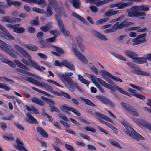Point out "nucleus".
Here are the masks:
<instances>
[{"instance_id": "f257e3e1", "label": "nucleus", "mask_w": 151, "mask_h": 151, "mask_svg": "<svg viewBox=\"0 0 151 151\" xmlns=\"http://www.w3.org/2000/svg\"><path fill=\"white\" fill-rule=\"evenodd\" d=\"M22 77L24 80L35 85L42 88H44L46 90L52 92L55 95L60 96H63L68 99H71L70 96L68 94L63 91L58 92L54 91L51 86L45 82L43 81L39 82L32 78L29 77L25 75H22Z\"/></svg>"}, {"instance_id": "f03ea898", "label": "nucleus", "mask_w": 151, "mask_h": 151, "mask_svg": "<svg viewBox=\"0 0 151 151\" xmlns=\"http://www.w3.org/2000/svg\"><path fill=\"white\" fill-rule=\"evenodd\" d=\"M149 10V6L146 5H141L139 6H132L126 10L128 13L127 16L129 17H138L140 16H145L146 13L140 12H147Z\"/></svg>"}, {"instance_id": "7ed1b4c3", "label": "nucleus", "mask_w": 151, "mask_h": 151, "mask_svg": "<svg viewBox=\"0 0 151 151\" xmlns=\"http://www.w3.org/2000/svg\"><path fill=\"white\" fill-rule=\"evenodd\" d=\"M73 74V73L71 72H65V74H58V75L60 79L65 85L67 86V83H68L73 88H77L80 91L82 92L83 91L81 88L78 86L76 83H73L71 77L70 76L72 75Z\"/></svg>"}, {"instance_id": "20e7f679", "label": "nucleus", "mask_w": 151, "mask_h": 151, "mask_svg": "<svg viewBox=\"0 0 151 151\" xmlns=\"http://www.w3.org/2000/svg\"><path fill=\"white\" fill-rule=\"evenodd\" d=\"M121 123L127 129L126 133L130 137L137 140L144 139V137L134 130L127 122L123 121L121 122Z\"/></svg>"}, {"instance_id": "39448f33", "label": "nucleus", "mask_w": 151, "mask_h": 151, "mask_svg": "<svg viewBox=\"0 0 151 151\" xmlns=\"http://www.w3.org/2000/svg\"><path fill=\"white\" fill-rule=\"evenodd\" d=\"M15 48L21 54L27 59L29 63L32 67L37 70L38 68V66L39 65L35 61L31 59L30 55L26 50L17 45H15Z\"/></svg>"}, {"instance_id": "423d86ee", "label": "nucleus", "mask_w": 151, "mask_h": 151, "mask_svg": "<svg viewBox=\"0 0 151 151\" xmlns=\"http://www.w3.org/2000/svg\"><path fill=\"white\" fill-rule=\"evenodd\" d=\"M100 73L102 77L109 83L112 84L113 81L108 78H110L116 81L122 82V81L117 77H115L113 75L104 70H101Z\"/></svg>"}, {"instance_id": "0eeeda50", "label": "nucleus", "mask_w": 151, "mask_h": 151, "mask_svg": "<svg viewBox=\"0 0 151 151\" xmlns=\"http://www.w3.org/2000/svg\"><path fill=\"white\" fill-rule=\"evenodd\" d=\"M0 48L3 51L9 54L13 58H15L16 55L14 54V50L9 45L0 40Z\"/></svg>"}, {"instance_id": "6e6552de", "label": "nucleus", "mask_w": 151, "mask_h": 151, "mask_svg": "<svg viewBox=\"0 0 151 151\" xmlns=\"http://www.w3.org/2000/svg\"><path fill=\"white\" fill-rule=\"evenodd\" d=\"M71 49L76 57L83 64L86 65L88 63V60L84 55L77 49L76 46L73 45Z\"/></svg>"}, {"instance_id": "1a4fd4ad", "label": "nucleus", "mask_w": 151, "mask_h": 151, "mask_svg": "<svg viewBox=\"0 0 151 151\" xmlns=\"http://www.w3.org/2000/svg\"><path fill=\"white\" fill-rule=\"evenodd\" d=\"M121 105L125 110L127 111L131 114L136 116H139V114L137 111L133 107L124 102H122L121 103Z\"/></svg>"}, {"instance_id": "9d476101", "label": "nucleus", "mask_w": 151, "mask_h": 151, "mask_svg": "<svg viewBox=\"0 0 151 151\" xmlns=\"http://www.w3.org/2000/svg\"><path fill=\"white\" fill-rule=\"evenodd\" d=\"M14 61L18 67L23 69H22L20 68H17L16 69V70L17 72L29 75L31 74L30 73L27 72L25 70H30V69L27 66L21 63L18 60H14Z\"/></svg>"}, {"instance_id": "9b49d317", "label": "nucleus", "mask_w": 151, "mask_h": 151, "mask_svg": "<svg viewBox=\"0 0 151 151\" xmlns=\"http://www.w3.org/2000/svg\"><path fill=\"white\" fill-rule=\"evenodd\" d=\"M131 24V23L128 22L127 20H125L121 23L117 22L112 26L111 28L113 32H114L119 29L126 27Z\"/></svg>"}, {"instance_id": "f8f14e48", "label": "nucleus", "mask_w": 151, "mask_h": 151, "mask_svg": "<svg viewBox=\"0 0 151 151\" xmlns=\"http://www.w3.org/2000/svg\"><path fill=\"white\" fill-rule=\"evenodd\" d=\"M132 4V3L131 2H118L110 5L109 7L110 8L117 7L118 9H123L131 6Z\"/></svg>"}, {"instance_id": "ddd939ff", "label": "nucleus", "mask_w": 151, "mask_h": 151, "mask_svg": "<svg viewBox=\"0 0 151 151\" xmlns=\"http://www.w3.org/2000/svg\"><path fill=\"white\" fill-rule=\"evenodd\" d=\"M96 97L103 104L109 105L112 107L115 106L114 104L106 96L98 95L96 96Z\"/></svg>"}, {"instance_id": "4468645a", "label": "nucleus", "mask_w": 151, "mask_h": 151, "mask_svg": "<svg viewBox=\"0 0 151 151\" xmlns=\"http://www.w3.org/2000/svg\"><path fill=\"white\" fill-rule=\"evenodd\" d=\"M56 17L58 26L61 31L65 36H69L70 35V32L65 29L61 19L56 16Z\"/></svg>"}, {"instance_id": "2eb2a0df", "label": "nucleus", "mask_w": 151, "mask_h": 151, "mask_svg": "<svg viewBox=\"0 0 151 151\" xmlns=\"http://www.w3.org/2000/svg\"><path fill=\"white\" fill-rule=\"evenodd\" d=\"M97 80L103 86H104L108 89H110L111 90L113 91H115L117 90L118 86L116 85L112 86L111 85L108 84L100 78H98L97 79Z\"/></svg>"}, {"instance_id": "dca6fc26", "label": "nucleus", "mask_w": 151, "mask_h": 151, "mask_svg": "<svg viewBox=\"0 0 151 151\" xmlns=\"http://www.w3.org/2000/svg\"><path fill=\"white\" fill-rule=\"evenodd\" d=\"M70 3H72L73 6L76 9H79L80 6V1L79 0H66L65 4L67 7L68 8Z\"/></svg>"}, {"instance_id": "f3484780", "label": "nucleus", "mask_w": 151, "mask_h": 151, "mask_svg": "<svg viewBox=\"0 0 151 151\" xmlns=\"http://www.w3.org/2000/svg\"><path fill=\"white\" fill-rule=\"evenodd\" d=\"M91 32L92 35L97 38L105 41H106L108 40L106 36L95 30H91Z\"/></svg>"}, {"instance_id": "a211bd4d", "label": "nucleus", "mask_w": 151, "mask_h": 151, "mask_svg": "<svg viewBox=\"0 0 151 151\" xmlns=\"http://www.w3.org/2000/svg\"><path fill=\"white\" fill-rule=\"evenodd\" d=\"M95 115L96 116V118L99 121V119H101L106 120L108 121L113 124H114V122L110 118L103 114L99 113L96 112L94 113Z\"/></svg>"}, {"instance_id": "6ab92c4d", "label": "nucleus", "mask_w": 151, "mask_h": 151, "mask_svg": "<svg viewBox=\"0 0 151 151\" xmlns=\"http://www.w3.org/2000/svg\"><path fill=\"white\" fill-rule=\"evenodd\" d=\"M131 72L135 74L145 76H149L150 75V73L147 72L143 71L142 70L138 68L134 69Z\"/></svg>"}, {"instance_id": "aec40b11", "label": "nucleus", "mask_w": 151, "mask_h": 151, "mask_svg": "<svg viewBox=\"0 0 151 151\" xmlns=\"http://www.w3.org/2000/svg\"><path fill=\"white\" fill-rule=\"evenodd\" d=\"M26 2L29 3L33 2L37 3L38 5L42 8L45 7L47 5V3L45 0H29V1Z\"/></svg>"}, {"instance_id": "412c9836", "label": "nucleus", "mask_w": 151, "mask_h": 151, "mask_svg": "<svg viewBox=\"0 0 151 151\" xmlns=\"http://www.w3.org/2000/svg\"><path fill=\"white\" fill-rule=\"evenodd\" d=\"M128 91L129 92L132 93V94L133 95L141 99L145 100L146 99V97L143 95L141 94L137 93V91L135 89L129 88L128 89Z\"/></svg>"}, {"instance_id": "4be33fe9", "label": "nucleus", "mask_w": 151, "mask_h": 151, "mask_svg": "<svg viewBox=\"0 0 151 151\" xmlns=\"http://www.w3.org/2000/svg\"><path fill=\"white\" fill-rule=\"evenodd\" d=\"M27 115L29 118H25L24 120L25 121L27 122L30 124H37L38 123V122L33 117L32 114L29 113H28Z\"/></svg>"}, {"instance_id": "5701e85b", "label": "nucleus", "mask_w": 151, "mask_h": 151, "mask_svg": "<svg viewBox=\"0 0 151 151\" xmlns=\"http://www.w3.org/2000/svg\"><path fill=\"white\" fill-rule=\"evenodd\" d=\"M113 0H96L93 4H95L98 6H100L106 3L112 1Z\"/></svg>"}, {"instance_id": "b1692460", "label": "nucleus", "mask_w": 151, "mask_h": 151, "mask_svg": "<svg viewBox=\"0 0 151 151\" xmlns=\"http://www.w3.org/2000/svg\"><path fill=\"white\" fill-rule=\"evenodd\" d=\"M125 55L128 57L132 58L134 61V59L136 57V54L132 51L129 50H126L124 51Z\"/></svg>"}, {"instance_id": "393cba45", "label": "nucleus", "mask_w": 151, "mask_h": 151, "mask_svg": "<svg viewBox=\"0 0 151 151\" xmlns=\"http://www.w3.org/2000/svg\"><path fill=\"white\" fill-rule=\"evenodd\" d=\"M16 142L17 145H14L13 146L15 148L18 150H19L22 147L24 146V144L18 138L16 139Z\"/></svg>"}, {"instance_id": "a878e982", "label": "nucleus", "mask_w": 151, "mask_h": 151, "mask_svg": "<svg viewBox=\"0 0 151 151\" xmlns=\"http://www.w3.org/2000/svg\"><path fill=\"white\" fill-rule=\"evenodd\" d=\"M134 62L139 64H142L145 63L147 62V58L144 57L140 58L136 57L134 59Z\"/></svg>"}, {"instance_id": "bb28decb", "label": "nucleus", "mask_w": 151, "mask_h": 151, "mask_svg": "<svg viewBox=\"0 0 151 151\" xmlns=\"http://www.w3.org/2000/svg\"><path fill=\"white\" fill-rule=\"evenodd\" d=\"M2 31L4 32V34L7 37V39L10 40H14V38L5 28Z\"/></svg>"}, {"instance_id": "cd10ccee", "label": "nucleus", "mask_w": 151, "mask_h": 151, "mask_svg": "<svg viewBox=\"0 0 151 151\" xmlns=\"http://www.w3.org/2000/svg\"><path fill=\"white\" fill-rule=\"evenodd\" d=\"M37 131L43 137H47L48 135L46 132L40 127H38L36 128Z\"/></svg>"}, {"instance_id": "c85d7f7f", "label": "nucleus", "mask_w": 151, "mask_h": 151, "mask_svg": "<svg viewBox=\"0 0 151 151\" xmlns=\"http://www.w3.org/2000/svg\"><path fill=\"white\" fill-rule=\"evenodd\" d=\"M86 75L88 77V78L91 79V81L95 84L96 85L98 84L96 81V80H97L98 78H97L93 74H89L87 73H86Z\"/></svg>"}, {"instance_id": "c756f323", "label": "nucleus", "mask_w": 151, "mask_h": 151, "mask_svg": "<svg viewBox=\"0 0 151 151\" xmlns=\"http://www.w3.org/2000/svg\"><path fill=\"white\" fill-rule=\"evenodd\" d=\"M78 80L81 83L86 84L87 86H88L90 83V82L89 81L84 79L82 76L81 75H78Z\"/></svg>"}, {"instance_id": "7c9ffc66", "label": "nucleus", "mask_w": 151, "mask_h": 151, "mask_svg": "<svg viewBox=\"0 0 151 151\" xmlns=\"http://www.w3.org/2000/svg\"><path fill=\"white\" fill-rule=\"evenodd\" d=\"M31 100L33 102L41 106H43L45 104L44 102L43 101L36 97L31 98Z\"/></svg>"}, {"instance_id": "2f4dec72", "label": "nucleus", "mask_w": 151, "mask_h": 151, "mask_svg": "<svg viewBox=\"0 0 151 151\" xmlns=\"http://www.w3.org/2000/svg\"><path fill=\"white\" fill-rule=\"evenodd\" d=\"M1 21L10 23H14V20H13L12 18H10L9 16H3L1 18Z\"/></svg>"}, {"instance_id": "473e14b6", "label": "nucleus", "mask_w": 151, "mask_h": 151, "mask_svg": "<svg viewBox=\"0 0 151 151\" xmlns=\"http://www.w3.org/2000/svg\"><path fill=\"white\" fill-rule=\"evenodd\" d=\"M146 35V34L144 33L138 35L136 38L139 40L140 41L141 44L146 42V41L145 40Z\"/></svg>"}, {"instance_id": "72a5a7b5", "label": "nucleus", "mask_w": 151, "mask_h": 151, "mask_svg": "<svg viewBox=\"0 0 151 151\" xmlns=\"http://www.w3.org/2000/svg\"><path fill=\"white\" fill-rule=\"evenodd\" d=\"M119 12V10H116L114 11H112L111 10H108L105 13V16H111L116 15L118 14Z\"/></svg>"}, {"instance_id": "f704fd0d", "label": "nucleus", "mask_w": 151, "mask_h": 151, "mask_svg": "<svg viewBox=\"0 0 151 151\" xmlns=\"http://www.w3.org/2000/svg\"><path fill=\"white\" fill-rule=\"evenodd\" d=\"M46 13V16L47 17H49L52 14V5L50 4H48L47 7Z\"/></svg>"}, {"instance_id": "c9c22d12", "label": "nucleus", "mask_w": 151, "mask_h": 151, "mask_svg": "<svg viewBox=\"0 0 151 151\" xmlns=\"http://www.w3.org/2000/svg\"><path fill=\"white\" fill-rule=\"evenodd\" d=\"M71 108V107H69L68 105L65 104L61 105L60 107V109L63 111L68 113V111H70Z\"/></svg>"}, {"instance_id": "e433bc0d", "label": "nucleus", "mask_w": 151, "mask_h": 151, "mask_svg": "<svg viewBox=\"0 0 151 151\" xmlns=\"http://www.w3.org/2000/svg\"><path fill=\"white\" fill-rule=\"evenodd\" d=\"M134 121L138 124L144 126H145L147 122L144 119L141 118L138 119Z\"/></svg>"}, {"instance_id": "4c0bfd02", "label": "nucleus", "mask_w": 151, "mask_h": 151, "mask_svg": "<svg viewBox=\"0 0 151 151\" xmlns=\"http://www.w3.org/2000/svg\"><path fill=\"white\" fill-rule=\"evenodd\" d=\"M72 15L73 17H75L78 20H80L83 23L85 24L86 23V20L84 18L76 13L75 12L73 13Z\"/></svg>"}, {"instance_id": "58836bf2", "label": "nucleus", "mask_w": 151, "mask_h": 151, "mask_svg": "<svg viewBox=\"0 0 151 151\" xmlns=\"http://www.w3.org/2000/svg\"><path fill=\"white\" fill-rule=\"evenodd\" d=\"M18 26H16L14 32L18 33H22L25 31V29L23 27H17Z\"/></svg>"}, {"instance_id": "ea45409f", "label": "nucleus", "mask_w": 151, "mask_h": 151, "mask_svg": "<svg viewBox=\"0 0 151 151\" xmlns=\"http://www.w3.org/2000/svg\"><path fill=\"white\" fill-rule=\"evenodd\" d=\"M109 19L108 17H106L100 19L96 22V25H99L100 24H102L108 21Z\"/></svg>"}, {"instance_id": "a19ab883", "label": "nucleus", "mask_w": 151, "mask_h": 151, "mask_svg": "<svg viewBox=\"0 0 151 151\" xmlns=\"http://www.w3.org/2000/svg\"><path fill=\"white\" fill-rule=\"evenodd\" d=\"M43 36V33L42 32H38L36 35L37 37L38 38V41H37L40 43H41L43 42L42 38Z\"/></svg>"}, {"instance_id": "79ce46f5", "label": "nucleus", "mask_w": 151, "mask_h": 151, "mask_svg": "<svg viewBox=\"0 0 151 151\" xmlns=\"http://www.w3.org/2000/svg\"><path fill=\"white\" fill-rule=\"evenodd\" d=\"M110 142L113 145L117 147L119 149H122V147L121 146L120 144L116 141L113 139H111L110 140Z\"/></svg>"}, {"instance_id": "37998d69", "label": "nucleus", "mask_w": 151, "mask_h": 151, "mask_svg": "<svg viewBox=\"0 0 151 151\" xmlns=\"http://www.w3.org/2000/svg\"><path fill=\"white\" fill-rule=\"evenodd\" d=\"M80 98L82 100L85 102L86 104L92 106H95L94 104L89 100L85 99L82 97H80Z\"/></svg>"}, {"instance_id": "c03bdc74", "label": "nucleus", "mask_w": 151, "mask_h": 151, "mask_svg": "<svg viewBox=\"0 0 151 151\" xmlns=\"http://www.w3.org/2000/svg\"><path fill=\"white\" fill-rule=\"evenodd\" d=\"M88 66L93 72L96 74H98V70L97 69L93 64L91 63H90L89 64Z\"/></svg>"}, {"instance_id": "a18cd8bd", "label": "nucleus", "mask_w": 151, "mask_h": 151, "mask_svg": "<svg viewBox=\"0 0 151 151\" xmlns=\"http://www.w3.org/2000/svg\"><path fill=\"white\" fill-rule=\"evenodd\" d=\"M25 46L27 48L32 51H36L38 50L37 47L32 45H27Z\"/></svg>"}, {"instance_id": "49530a36", "label": "nucleus", "mask_w": 151, "mask_h": 151, "mask_svg": "<svg viewBox=\"0 0 151 151\" xmlns=\"http://www.w3.org/2000/svg\"><path fill=\"white\" fill-rule=\"evenodd\" d=\"M112 54L114 55V56L116 57V58L122 60L124 61H126V58L122 55H120L118 54L115 52H112Z\"/></svg>"}, {"instance_id": "de8ad7c7", "label": "nucleus", "mask_w": 151, "mask_h": 151, "mask_svg": "<svg viewBox=\"0 0 151 151\" xmlns=\"http://www.w3.org/2000/svg\"><path fill=\"white\" fill-rule=\"evenodd\" d=\"M14 117V116L12 114H10L6 117H3L2 119L3 120L11 121Z\"/></svg>"}, {"instance_id": "09e8293b", "label": "nucleus", "mask_w": 151, "mask_h": 151, "mask_svg": "<svg viewBox=\"0 0 151 151\" xmlns=\"http://www.w3.org/2000/svg\"><path fill=\"white\" fill-rule=\"evenodd\" d=\"M85 129L87 131H89L92 133H94L96 132V129L91 126H87L85 128Z\"/></svg>"}, {"instance_id": "8fccbe9b", "label": "nucleus", "mask_w": 151, "mask_h": 151, "mask_svg": "<svg viewBox=\"0 0 151 151\" xmlns=\"http://www.w3.org/2000/svg\"><path fill=\"white\" fill-rule=\"evenodd\" d=\"M31 87L32 89H33V90H34L35 91H37L39 93H42V94H45L46 95H48V94L46 92L44 91H43L41 90L38 89L37 88L35 87H32V86H31Z\"/></svg>"}, {"instance_id": "3c124183", "label": "nucleus", "mask_w": 151, "mask_h": 151, "mask_svg": "<svg viewBox=\"0 0 151 151\" xmlns=\"http://www.w3.org/2000/svg\"><path fill=\"white\" fill-rule=\"evenodd\" d=\"M0 88L4 89L6 91H9L11 89V88L8 86L6 84L0 83Z\"/></svg>"}, {"instance_id": "603ef678", "label": "nucleus", "mask_w": 151, "mask_h": 151, "mask_svg": "<svg viewBox=\"0 0 151 151\" xmlns=\"http://www.w3.org/2000/svg\"><path fill=\"white\" fill-rule=\"evenodd\" d=\"M130 86L131 87L136 89L137 90L139 91H143L144 90V89L134 84H130Z\"/></svg>"}, {"instance_id": "864d4df0", "label": "nucleus", "mask_w": 151, "mask_h": 151, "mask_svg": "<svg viewBox=\"0 0 151 151\" xmlns=\"http://www.w3.org/2000/svg\"><path fill=\"white\" fill-rule=\"evenodd\" d=\"M77 44L78 47L82 52H84L85 50V45L80 42H78Z\"/></svg>"}, {"instance_id": "5fc2aeb1", "label": "nucleus", "mask_w": 151, "mask_h": 151, "mask_svg": "<svg viewBox=\"0 0 151 151\" xmlns=\"http://www.w3.org/2000/svg\"><path fill=\"white\" fill-rule=\"evenodd\" d=\"M47 81L48 82L53 84L58 87H61L62 88L63 87V86L60 85L59 83L51 79H48L47 80Z\"/></svg>"}, {"instance_id": "6e6d98bb", "label": "nucleus", "mask_w": 151, "mask_h": 151, "mask_svg": "<svg viewBox=\"0 0 151 151\" xmlns=\"http://www.w3.org/2000/svg\"><path fill=\"white\" fill-rule=\"evenodd\" d=\"M50 28V26L48 24H47L45 26L41 27L40 29L41 30L44 32H46Z\"/></svg>"}, {"instance_id": "4d7b16f0", "label": "nucleus", "mask_w": 151, "mask_h": 151, "mask_svg": "<svg viewBox=\"0 0 151 151\" xmlns=\"http://www.w3.org/2000/svg\"><path fill=\"white\" fill-rule=\"evenodd\" d=\"M132 42L133 43L132 45L133 46L141 44L140 41L136 37L132 39Z\"/></svg>"}, {"instance_id": "13d9d810", "label": "nucleus", "mask_w": 151, "mask_h": 151, "mask_svg": "<svg viewBox=\"0 0 151 151\" xmlns=\"http://www.w3.org/2000/svg\"><path fill=\"white\" fill-rule=\"evenodd\" d=\"M32 10L37 13L41 14H43L44 12L43 10L36 7H33Z\"/></svg>"}, {"instance_id": "bf43d9fd", "label": "nucleus", "mask_w": 151, "mask_h": 151, "mask_svg": "<svg viewBox=\"0 0 151 151\" xmlns=\"http://www.w3.org/2000/svg\"><path fill=\"white\" fill-rule=\"evenodd\" d=\"M14 124L16 127L19 129L23 131L24 130V128L23 126L19 123L17 122H14Z\"/></svg>"}, {"instance_id": "052dcab7", "label": "nucleus", "mask_w": 151, "mask_h": 151, "mask_svg": "<svg viewBox=\"0 0 151 151\" xmlns=\"http://www.w3.org/2000/svg\"><path fill=\"white\" fill-rule=\"evenodd\" d=\"M58 116L59 118L64 120L67 122L69 121V120L65 115L60 113L59 114Z\"/></svg>"}, {"instance_id": "680f3d73", "label": "nucleus", "mask_w": 151, "mask_h": 151, "mask_svg": "<svg viewBox=\"0 0 151 151\" xmlns=\"http://www.w3.org/2000/svg\"><path fill=\"white\" fill-rule=\"evenodd\" d=\"M50 107L51 108L50 111L51 112L55 111L58 113L60 112V110L57 108L55 106H50Z\"/></svg>"}, {"instance_id": "e2e57ef3", "label": "nucleus", "mask_w": 151, "mask_h": 151, "mask_svg": "<svg viewBox=\"0 0 151 151\" xmlns=\"http://www.w3.org/2000/svg\"><path fill=\"white\" fill-rule=\"evenodd\" d=\"M79 134L80 136L82 137L84 139H85L88 141H90V138L88 135L81 133H79Z\"/></svg>"}, {"instance_id": "0e129e2a", "label": "nucleus", "mask_w": 151, "mask_h": 151, "mask_svg": "<svg viewBox=\"0 0 151 151\" xmlns=\"http://www.w3.org/2000/svg\"><path fill=\"white\" fill-rule=\"evenodd\" d=\"M79 134L80 136L82 137L84 139H85L88 141H90V138L88 135L81 133H79Z\"/></svg>"}, {"instance_id": "69168bd1", "label": "nucleus", "mask_w": 151, "mask_h": 151, "mask_svg": "<svg viewBox=\"0 0 151 151\" xmlns=\"http://www.w3.org/2000/svg\"><path fill=\"white\" fill-rule=\"evenodd\" d=\"M66 67L69 68L71 70H75V68L73 65L70 62L68 63Z\"/></svg>"}, {"instance_id": "338daca9", "label": "nucleus", "mask_w": 151, "mask_h": 151, "mask_svg": "<svg viewBox=\"0 0 151 151\" xmlns=\"http://www.w3.org/2000/svg\"><path fill=\"white\" fill-rule=\"evenodd\" d=\"M90 9L92 12L94 13H96L98 11V8L94 6L91 5L90 6Z\"/></svg>"}, {"instance_id": "774afa93", "label": "nucleus", "mask_w": 151, "mask_h": 151, "mask_svg": "<svg viewBox=\"0 0 151 151\" xmlns=\"http://www.w3.org/2000/svg\"><path fill=\"white\" fill-rule=\"evenodd\" d=\"M39 23V21L37 19L32 20L30 22V24L32 25H38Z\"/></svg>"}]
</instances>
